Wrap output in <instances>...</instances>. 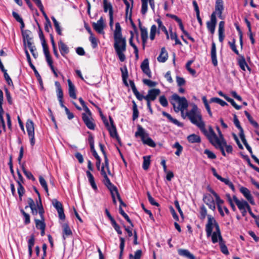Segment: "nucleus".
Wrapping results in <instances>:
<instances>
[{"instance_id":"49530a36","label":"nucleus","mask_w":259,"mask_h":259,"mask_svg":"<svg viewBox=\"0 0 259 259\" xmlns=\"http://www.w3.org/2000/svg\"><path fill=\"white\" fill-rule=\"evenodd\" d=\"M119 213L127 221V222H128L131 224L132 227H133V223L132 222L131 219H130L129 217L127 215V214L122 209V207H119Z\"/></svg>"},{"instance_id":"864d4df0","label":"nucleus","mask_w":259,"mask_h":259,"mask_svg":"<svg viewBox=\"0 0 259 259\" xmlns=\"http://www.w3.org/2000/svg\"><path fill=\"white\" fill-rule=\"evenodd\" d=\"M89 40L92 44L93 48L95 49L98 46V39L94 36V34L90 35L89 37Z\"/></svg>"},{"instance_id":"2eb2a0df","label":"nucleus","mask_w":259,"mask_h":259,"mask_svg":"<svg viewBox=\"0 0 259 259\" xmlns=\"http://www.w3.org/2000/svg\"><path fill=\"white\" fill-rule=\"evenodd\" d=\"M109 120L110 122V125H109V126L107 127V128L108 129L110 133V135L113 138H116L118 141H119V138L117 135L116 126L114 124L113 119L111 116H109Z\"/></svg>"},{"instance_id":"4c0bfd02","label":"nucleus","mask_w":259,"mask_h":259,"mask_svg":"<svg viewBox=\"0 0 259 259\" xmlns=\"http://www.w3.org/2000/svg\"><path fill=\"white\" fill-rule=\"evenodd\" d=\"M63 229L64 238H65V236L67 237L72 235V231L67 224H63Z\"/></svg>"},{"instance_id":"a878e982","label":"nucleus","mask_w":259,"mask_h":259,"mask_svg":"<svg viewBox=\"0 0 259 259\" xmlns=\"http://www.w3.org/2000/svg\"><path fill=\"white\" fill-rule=\"evenodd\" d=\"M178 252L180 255L188 259H196L195 256L187 249H179L178 250Z\"/></svg>"},{"instance_id":"ddd939ff","label":"nucleus","mask_w":259,"mask_h":259,"mask_svg":"<svg viewBox=\"0 0 259 259\" xmlns=\"http://www.w3.org/2000/svg\"><path fill=\"white\" fill-rule=\"evenodd\" d=\"M82 119L88 128L92 130L95 129V124L92 116L86 115L85 113H82Z\"/></svg>"},{"instance_id":"0eeeda50","label":"nucleus","mask_w":259,"mask_h":259,"mask_svg":"<svg viewBox=\"0 0 259 259\" xmlns=\"http://www.w3.org/2000/svg\"><path fill=\"white\" fill-rule=\"evenodd\" d=\"M45 210L43 208L42 205H40L39 207L38 214L40 216V219L34 218V222L35 223L36 227L37 229L46 228V224L45 223L44 217Z\"/></svg>"},{"instance_id":"58836bf2","label":"nucleus","mask_w":259,"mask_h":259,"mask_svg":"<svg viewBox=\"0 0 259 259\" xmlns=\"http://www.w3.org/2000/svg\"><path fill=\"white\" fill-rule=\"evenodd\" d=\"M119 239H120V245H119L120 253H119V259H121L122 256L123 254L124 248L125 240L123 237H120L119 238Z\"/></svg>"},{"instance_id":"ea45409f","label":"nucleus","mask_w":259,"mask_h":259,"mask_svg":"<svg viewBox=\"0 0 259 259\" xmlns=\"http://www.w3.org/2000/svg\"><path fill=\"white\" fill-rule=\"evenodd\" d=\"M210 103H217L220 105H221L222 106H225L227 105V103L225 102L224 101L222 100V99L219 98H212L210 99Z\"/></svg>"},{"instance_id":"603ef678","label":"nucleus","mask_w":259,"mask_h":259,"mask_svg":"<svg viewBox=\"0 0 259 259\" xmlns=\"http://www.w3.org/2000/svg\"><path fill=\"white\" fill-rule=\"evenodd\" d=\"M111 224L115 230L117 232L118 234H122V231L120 229V226L117 224L115 220L111 222Z\"/></svg>"},{"instance_id":"4be33fe9","label":"nucleus","mask_w":259,"mask_h":259,"mask_svg":"<svg viewBox=\"0 0 259 259\" xmlns=\"http://www.w3.org/2000/svg\"><path fill=\"white\" fill-rule=\"evenodd\" d=\"M141 68L142 71L146 74L148 77H152L151 72L149 66V60L148 59H145L141 64Z\"/></svg>"},{"instance_id":"f8f14e48","label":"nucleus","mask_w":259,"mask_h":259,"mask_svg":"<svg viewBox=\"0 0 259 259\" xmlns=\"http://www.w3.org/2000/svg\"><path fill=\"white\" fill-rule=\"evenodd\" d=\"M92 26L95 30L99 34H104L105 24L102 17H101L96 23L93 22Z\"/></svg>"},{"instance_id":"1a4fd4ad","label":"nucleus","mask_w":259,"mask_h":259,"mask_svg":"<svg viewBox=\"0 0 259 259\" xmlns=\"http://www.w3.org/2000/svg\"><path fill=\"white\" fill-rule=\"evenodd\" d=\"M23 36V41L25 48L33 45V36L32 32L29 30H25L22 33Z\"/></svg>"},{"instance_id":"6e6552de","label":"nucleus","mask_w":259,"mask_h":259,"mask_svg":"<svg viewBox=\"0 0 259 259\" xmlns=\"http://www.w3.org/2000/svg\"><path fill=\"white\" fill-rule=\"evenodd\" d=\"M27 203L28 206H26L25 208L27 209L29 207L31 210V213L33 215H36L38 213L39 207L40 205H42L41 200L38 202H36V204L35 203L34 200L31 198H28L27 199Z\"/></svg>"},{"instance_id":"37998d69","label":"nucleus","mask_w":259,"mask_h":259,"mask_svg":"<svg viewBox=\"0 0 259 259\" xmlns=\"http://www.w3.org/2000/svg\"><path fill=\"white\" fill-rule=\"evenodd\" d=\"M141 2H142L141 13L143 15H145L147 12L148 0H141Z\"/></svg>"},{"instance_id":"338daca9","label":"nucleus","mask_w":259,"mask_h":259,"mask_svg":"<svg viewBox=\"0 0 259 259\" xmlns=\"http://www.w3.org/2000/svg\"><path fill=\"white\" fill-rule=\"evenodd\" d=\"M200 213L201 215L200 218L201 219H204L206 217L207 215V210L204 205L201 206Z\"/></svg>"},{"instance_id":"0e129e2a","label":"nucleus","mask_w":259,"mask_h":259,"mask_svg":"<svg viewBox=\"0 0 259 259\" xmlns=\"http://www.w3.org/2000/svg\"><path fill=\"white\" fill-rule=\"evenodd\" d=\"M35 242V237L34 235L33 234H32L30 238L29 239L28 241V248H32L33 246H34Z\"/></svg>"},{"instance_id":"cd10ccee","label":"nucleus","mask_w":259,"mask_h":259,"mask_svg":"<svg viewBox=\"0 0 259 259\" xmlns=\"http://www.w3.org/2000/svg\"><path fill=\"white\" fill-rule=\"evenodd\" d=\"M68 84V92L69 96L75 99L76 98V95L75 93V88L74 84L72 83L70 79L67 80Z\"/></svg>"},{"instance_id":"4d7b16f0","label":"nucleus","mask_w":259,"mask_h":259,"mask_svg":"<svg viewBox=\"0 0 259 259\" xmlns=\"http://www.w3.org/2000/svg\"><path fill=\"white\" fill-rule=\"evenodd\" d=\"M234 123L235 125L238 128L239 130V133H242L243 132V130L242 127L241 126L240 124V122L239 120L238 119L236 115L234 114Z\"/></svg>"},{"instance_id":"5fc2aeb1","label":"nucleus","mask_w":259,"mask_h":259,"mask_svg":"<svg viewBox=\"0 0 259 259\" xmlns=\"http://www.w3.org/2000/svg\"><path fill=\"white\" fill-rule=\"evenodd\" d=\"M157 27L155 25H153L150 29V38L151 40H154L155 38Z\"/></svg>"},{"instance_id":"f257e3e1","label":"nucleus","mask_w":259,"mask_h":259,"mask_svg":"<svg viewBox=\"0 0 259 259\" xmlns=\"http://www.w3.org/2000/svg\"><path fill=\"white\" fill-rule=\"evenodd\" d=\"M114 48L119 60L123 62L125 60L124 53L126 51V41L125 37L122 35L121 28L118 22L115 24L114 31Z\"/></svg>"},{"instance_id":"e433bc0d","label":"nucleus","mask_w":259,"mask_h":259,"mask_svg":"<svg viewBox=\"0 0 259 259\" xmlns=\"http://www.w3.org/2000/svg\"><path fill=\"white\" fill-rule=\"evenodd\" d=\"M143 168L147 170L149 168L150 164V156H145L143 157Z\"/></svg>"},{"instance_id":"de8ad7c7","label":"nucleus","mask_w":259,"mask_h":259,"mask_svg":"<svg viewBox=\"0 0 259 259\" xmlns=\"http://www.w3.org/2000/svg\"><path fill=\"white\" fill-rule=\"evenodd\" d=\"M107 188L109 189L111 193V195H112V194H116V196L118 195V194H119L118 190L116 187H115L113 184L112 183L106 186Z\"/></svg>"},{"instance_id":"7c9ffc66","label":"nucleus","mask_w":259,"mask_h":259,"mask_svg":"<svg viewBox=\"0 0 259 259\" xmlns=\"http://www.w3.org/2000/svg\"><path fill=\"white\" fill-rule=\"evenodd\" d=\"M187 140L191 143H199L201 142L200 137L194 134L188 136Z\"/></svg>"},{"instance_id":"a211bd4d","label":"nucleus","mask_w":259,"mask_h":259,"mask_svg":"<svg viewBox=\"0 0 259 259\" xmlns=\"http://www.w3.org/2000/svg\"><path fill=\"white\" fill-rule=\"evenodd\" d=\"M223 10V1L222 0H217L215 5V11L212 13L215 14V16L218 15L220 19H223L222 13Z\"/></svg>"},{"instance_id":"473e14b6","label":"nucleus","mask_w":259,"mask_h":259,"mask_svg":"<svg viewBox=\"0 0 259 259\" xmlns=\"http://www.w3.org/2000/svg\"><path fill=\"white\" fill-rule=\"evenodd\" d=\"M103 8L105 12L109 11V15L113 14L112 6L110 3H108L107 0H103Z\"/></svg>"},{"instance_id":"9d476101","label":"nucleus","mask_w":259,"mask_h":259,"mask_svg":"<svg viewBox=\"0 0 259 259\" xmlns=\"http://www.w3.org/2000/svg\"><path fill=\"white\" fill-rule=\"evenodd\" d=\"M208 221L206 225V232L207 237H210L211 235L213 226L216 229V224H218L215 219L211 215H208L207 216Z\"/></svg>"},{"instance_id":"aec40b11","label":"nucleus","mask_w":259,"mask_h":259,"mask_svg":"<svg viewBox=\"0 0 259 259\" xmlns=\"http://www.w3.org/2000/svg\"><path fill=\"white\" fill-rule=\"evenodd\" d=\"M239 190L250 204L252 205L254 204L253 197L251 195L250 191L247 188L241 187L240 188Z\"/></svg>"},{"instance_id":"f704fd0d","label":"nucleus","mask_w":259,"mask_h":259,"mask_svg":"<svg viewBox=\"0 0 259 259\" xmlns=\"http://www.w3.org/2000/svg\"><path fill=\"white\" fill-rule=\"evenodd\" d=\"M178 23H179L180 28L181 29L183 33L187 37V38L189 40H191L193 42H194L195 40L194 39V38L191 37L189 33L186 30H185L182 20H180V22L179 21Z\"/></svg>"},{"instance_id":"20e7f679","label":"nucleus","mask_w":259,"mask_h":259,"mask_svg":"<svg viewBox=\"0 0 259 259\" xmlns=\"http://www.w3.org/2000/svg\"><path fill=\"white\" fill-rule=\"evenodd\" d=\"M136 137H140L143 144L147 145L151 147H155L156 144L152 139L148 137L144 128L140 125L137 126V131L135 133Z\"/></svg>"},{"instance_id":"412c9836","label":"nucleus","mask_w":259,"mask_h":259,"mask_svg":"<svg viewBox=\"0 0 259 259\" xmlns=\"http://www.w3.org/2000/svg\"><path fill=\"white\" fill-rule=\"evenodd\" d=\"M216 231L213 233H211V240L213 243H215L218 242L219 239V242L223 241V238L221 234V231L220 230L219 226L218 224H216Z\"/></svg>"},{"instance_id":"39448f33","label":"nucleus","mask_w":259,"mask_h":259,"mask_svg":"<svg viewBox=\"0 0 259 259\" xmlns=\"http://www.w3.org/2000/svg\"><path fill=\"white\" fill-rule=\"evenodd\" d=\"M171 100L177 102L179 104V107L176 109L175 103L173 102H171V103L173 105L176 112H178L179 111L183 112L188 106V103L185 97H180L177 94H175L172 95L171 96Z\"/></svg>"},{"instance_id":"4468645a","label":"nucleus","mask_w":259,"mask_h":259,"mask_svg":"<svg viewBox=\"0 0 259 259\" xmlns=\"http://www.w3.org/2000/svg\"><path fill=\"white\" fill-rule=\"evenodd\" d=\"M217 18L214 13H212L210 16V20L206 23L207 29L213 34L214 33L217 24Z\"/></svg>"},{"instance_id":"680f3d73","label":"nucleus","mask_w":259,"mask_h":259,"mask_svg":"<svg viewBox=\"0 0 259 259\" xmlns=\"http://www.w3.org/2000/svg\"><path fill=\"white\" fill-rule=\"evenodd\" d=\"M160 104L163 107H167L168 106V101L164 96H161L159 99Z\"/></svg>"},{"instance_id":"052dcab7","label":"nucleus","mask_w":259,"mask_h":259,"mask_svg":"<svg viewBox=\"0 0 259 259\" xmlns=\"http://www.w3.org/2000/svg\"><path fill=\"white\" fill-rule=\"evenodd\" d=\"M17 189H18V193L19 195V198L20 200H21L22 197L23 196V195H24V194L25 193L24 188L23 187L22 185L20 184V185H18V186Z\"/></svg>"},{"instance_id":"f3484780","label":"nucleus","mask_w":259,"mask_h":259,"mask_svg":"<svg viewBox=\"0 0 259 259\" xmlns=\"http://www.w3.org/2000/svg\"><path fill=\"white\" fill-rule=\"evenodd\" d=\"M160 94V90L159 89H153L149 90L148 94L145 96V100H149L151 101H154L157 97Z\"/></svg>"},{"instance_id":"09e8293b","label":"nucleus","mask_w":259,"mask_h":259,"mask_svg":"<svg viewBox=\"0 0 259 259\" xmlns=\"http://www.w3.org/2000/svg\"><path fill=\"white\" fill-rule=\"evenodd\" d=\"M39 181L42 187L45 189V191L48 193V185L45 179L40 176L39 177Z\"/></svg>"},{"instance_id":"79ce46f5","label":"nucleus","mask_w":259,"mask_h":259,"mask_svg":"<svg viewBox=\"0 0 259 259\" xmlns=\"http://www.w3.org/2000/svg\"><path fill=\"white\" fill-rule=\"evenodd\" d=\"M22 169L23 170V173L25 175V176L30 180H32L33 181H34L35 180V178L32 174V173L30 171H27L24 167V165H22Z\"/></svg>"},{"instance_id":"69168bd1","label":"nucleus","mask_w":259,"mask_h":259,"mask_svg":"<svg viewBox=\"0 0 259 259\" xmlns=\"http://www.w3.org/2000/svg\"><path fill=\"white\" fill-rule=\"evenodd\" d=\"M148 199L151 204L154 206H159V204L155 201L154 199L151 196L150 193L148 192L147 193Z\"/></svg>"},{"instance_id":"a18cd8bd","label":"nucleus","mask_w":259,"mask_h":259,"mask_svg":"<svg viewBox=\"0 0 259 259\" xmlns=\"http://www.w3.org/2000/svg\"><path fill=\"white\" fill-rule=\"evenodd\" d=\"M21 213L23 215L24 219V224L28 225L30 222V215L28 213H26L23 209H20Z\"/></svg>"},{"instance_id":"bb28decb","label":"nucleus","mask_w":259,"mask_h":259,"mask_svg":"<svg viewBox=\"0 0 259 259\" xmlns=\"http://www.w3.org/2000/svg\"><path fill=\"white\" fill-rule=\"evenodd\" d=\"M140 29L141 31V38L142 40L143 49H144L145 44L148 38V32L147 29L144 27H142L141 25H140Z\"/></svg>"},{"instance_id":"2f4dec72","label":"nucleus","mask_w":259,"mask_h":259,"mask_svg":"<svg viewBox=\"0 0 259 259\" xmlns=\"http://www.w3.org/2000/svg\"><path fill=\"white\" fill-rule=\"evenodd\" d=\"M86 174L89 180V182H90L92 188L95 190H97V187L95 183L93 175L89 170L87 171Z\"/></svg>"},{"instance_id":"9b49d317","label":"nucleus","mask_w":259,"mask_h":259,"mask_svg":"<svg viewBox=\"0 0 259 259\" xmlns=\"http://www.w3.org/2000/svg\"><path fill=\"white\" fill-rule=\"evenodd\" d=\"M4 101V95L3 91L0 89V128H2L4 132H6V127L5 121L3 118L4 111L3 108V103Z\"/></svg>"},{"instance_id":"c85d7f7f","label":"nucleus","mask_w":259,"mask_h":259,"mask_svg":"<svg viewBox=\"0 0 259 259\" xmlns=\"http://www.w3.org/2000/svg\"><path fill=\"white\" fill-rule=\"evenodd\" d=\"M59 49L61 55L64 56L69 53V48L61 40L58 42Z\"/></svg>"},{"instance_id":"393cba45","label":"nucleus","mask_w":259,"mask_h":259,"mask_svg":"<svg viewBox=\"0 0 259 259\" xmlns=\"http://www.w3.org/2000/svg\"><path fill=\"white\" fill-rule=\"evenodd\" d=\"M213 141L211 142V144L214 146L216 148L219 149L221 150L222 154L223 156H226V153L224 148V145H226V141L220 142L218 140Z\"/></svg>"},{"instance_id":"b1692460","label":"nucleus","mask_w":259,"mask_h":259,"mask_svg":"<svg viewBox=\"0 0 259 259\" xmlns=\"http://www.w3.org/2000/svg\"><path fill=\"white\" fill-rule=\"evenodd\" d=\"M210 55L212 64L214 66H217L218 65V60L217 58L216 46L214 42H212L211 44Z\"/></svg>"},{"instance_id":"13d9d810","label":"nucleus","mask_w":259,"mask_h":259,"mask_svg":"<svg viewBox=\"0 0 259 259\" xmlns=\"http://www.w3.org/2000/svg\"><path fill=\"white\" fill-rule=\"evenodd\" d=\"M219 244H220V248H221V251L224 254H225L226 255H228L229 253V251L228 250V248H227V246L225 245V244L223 242V241H222L221 242H220Z\"/></svg>"},{"instance_id":"e2e57ef3","label":"nucleus","mask_w":259,"mask_h":259,"mask_svg":"<svg viewBox=\"0 0 259 259\" xmlns=\"http://www.w3.org/2000/svg\"><path fill=\"white\" fill-rule=\"evenodd\" d=\"M204 153L206 154L208 158L211 159H214L216 158V155L208 149H205Z\"/></svg>"},{"instance_id":"dca6fc26","label":"nucleus","mask_w":259,"mask_h":259,"mask_svg":"<svg viewBox=\"0 0 259 259\" xmlns=\"http://www.w3.org/2000/svg\"><path fill=\"white\" fill-rule=\"evenodd\" d=\"M203 200L204 202L212 210L215 209V205L213 198L209 194H205L203 195Z\"/></svg>"},{"instance_id":"5701e85b","label":"nucleus","mask_w":259,"mask_h":259,"mask_svg":"<svg viewBox=\"0 0 259 259\" xmlns=\"http://www.w3.org/2000/svg\"><path fill=\"white\" fill-rule=\"evenodd\" d=\"M233 200L235 203L237 205L238 209L240 210H242L244 209H246L247 207L249 205L248 203L244 200H239L236 196H233Z\"/></svg>"},{"instance_id":"a19ab883","label":"nucleus","mask_w":259,"mask_h":259,"mask_svg":"<svg viewBox=\"0 0 259 259\" xmlns=\"http://www.w3.org/2000/svg\"><path fill=\"white\" fill-rule=\"evenodd\" d=\"M172 148L177 149V151L175 152V154L177 156H180L183 151V147L179 144V142H177L172 146Z\"/></svg>"},{"instance_id":"7ed1b4c3","label":"nucleus","mask_w":259,"mask_h":259,"mask_svg":"<svg viewBox=\"0 0 259 259\" xmlns=\"http://www.w3.org/2000/svg\"><path fill=\"white\" fill-rule=\"evenodd\" d=\"M217 130L219 134V137L217 136L211 126L208 127V130H207L205 128V127H204V131L203 130L202 131L203 134L207 137L211 144V142L213 141H215L216 139L219 140L220 143L226 141L220 128L218 126L217 127Z\"/></svg>"},{"instance_id":"774afa93","label":"nucleus","mask_w":259,"mask_h":259,"mask_svg":"<svg viewBox=\"0 0 259 259\" xmlns=\"http://www.w3.org/2000/svg\"><path fill=\"white\" fill-rule=\"evenodd\" d=\"M176 81L179 87L184 85L186 83V81L184 78L178 76L176 77Z\"/></svg>"},{"instance_id":"6ab92c4d","label":"nucleus","mask_w":259,"mask_h":259,"mask_svg":"<svg viewBox=\"0 0 259 259\" xmlns=\"http://www.w3.org/2000/svg\"><path fill=\"white\" fill-rule=\"evenodd\" d=\"M239 57L237 58V64L240 68L244 71H246L247 69L248 71H250L251 69L248 65L245 60L244 57L239 54Z\"/></svg>"},{"instance_id":"c756f323","label":"nucleus","mask_w":259,"mask_h":259,"mask_svg":"<svg viewBox=\"0 0 259 259\" xmlns=\"http://www.w3.org/2000/svg\"><path fill=\"white\" fill-rule=\"evenodd\" d=\"M168 58V54L165 48H162L159 56L157 57V60L159 62L164 63Z\"/></svg>"},{"instance_id":"c03bdc74","label":"nucleus","mask_w":259,"mask_h":259,"mask_svg":"<svg viewBox=\"0 0 259 259\" xmlns=\"http://www.w3.org/2000/svg\"><path fill=\"white\" fill-rule=\"evenodd\" d=\"M142 251L141 249L137 250L135 252L134 255L132 254H130L129 259H140L142 256Z\"/></svg>"},{"instance_id":"8fccbe9b","label":"nucleus","mask_w":259,"mask_h":259,"mask_svg":"<svg viewBox=\"0 0 259 259\" xmlns=\"http://www.w3.org/2000/svg\"><path fill=\"white\" fill-rule=\"evenodd\" d=\"M170 37L171 40H175V45H182L181 42L180 41V40L178 39L177 34L176 32L173 33L171 31V29L170 30Z\"/></svg>"},{"instance_id":"f03ea898","label":"nucleus","mask_w":259,"mask_h":259,"mask_svg":"<svg viewBox=\"0 0 259 259\" xmlns=\"http://www.w3.org/2000/svg\"><path fill=\"white\" fill-rule=\"evenodd\" d=\"M187 115L191 122L199 127L202 132L203 130L204 131L205 123L196 105L193 106L192 109L187 113Z\"/></svg>"},{"instance_id":"c9c22d12","label":"nucleus","mask_w":259,"mask_h":259,"mask_svg":"<svg viewBox=\"0 0 259 259\" xmlns=\"http://www.w3.org/2000/svg\"><path fill=\"white\" fill-rule=\"evenodd\" d=\"M244 113L246 117L247 118L248 121L255 128H258L259 125L258 124L253 120L250 114L246 111H244Z\"/></svg>"},{"instance_id":"72a5a7b5","label":"nucleus","mask_w":259,"mask_h":259,"mask_svg":"<svg viewBox=\"0 0 259 259\" xmlns=\"http://www.w3.org/2000/svg\"><path fill=\"white\" fill-rule=\"evenodd\" d=\"M162 115L167 117V119L170 121L172 123H173L174 124H176V125H177L179 126H182V124L178 120H177L176 119H174L171 116L168 114V113L165 112V111H163L162 112Z\"/></svg>"},{"instance_id":"423d86ee","label":"nucleus","mask_w":259,"mask_h":259,"mask_svg":"<svg viewBox=\"0 0 259 259\" xmlns=\"http://www.w3.org/2000/svg\"><path fill=\"white\" fill-rule=\"evenodd\" d=\"M26 127L29 138L30 139V144L32 146L35 144L34 138V123L31 119H28L26 123Z\"/></svg>"},{"instance_id":"6e6d98bb","label":"nucleus","mask_w":259,"mask_h":259,"mask_svg":"<svg viewBox=\"0 0 259 259\" xmlns=\"http://www.w3.org/2000/svg\"><path fill=\"white\" fill-rule=\"evenodd\" d=\"M229 45L230 46L232 50L237 55H239V53L238 51L237 50L236 45H235V39H233L232 41H229Z\"/></svg>"},{"instance_id":"3c124183","label":"nucleus","mask_w":259,"mask_h":259,"mask_svg":"<svg viewBox=\"0 0 259 259\" xmlns=\"http://www.w3.org/2000/svg\"><path fill=\"white\" fill-rule=\"evenodd\" d=\"M133 120H136L139 116V111L137 108V105L134 101H133Z\"/></svg>"},{"instance_id":"bf43d9fd","label":"nucleus","mask_w":259,"mask_h":259,"mask_svg":"<svg viewBox=\"0 0 259 259\" xmlns=\"http://www.w3.org/2000/svg\"><path fill=\"white\" fill-rule=\"evenodd\" d=\"M143 82L145 84L148 85L149 87H154L157 84L156 82L147 79H144L143 80Z\"/></svg>"}]
</instances>
